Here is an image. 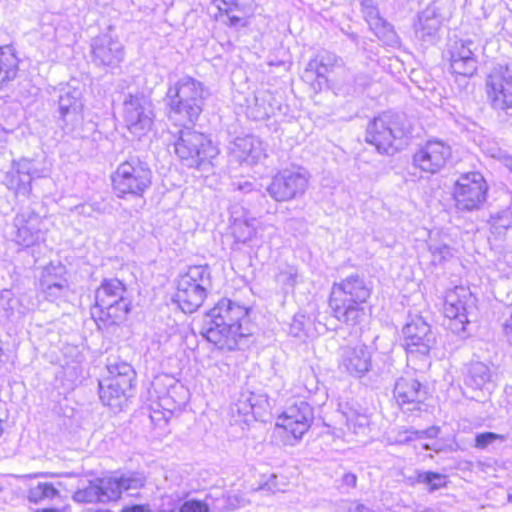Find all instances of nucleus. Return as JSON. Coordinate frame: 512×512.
I'll return each instance as SVG.
<instances>
[{
  "label": "nucleus",
  "instance_id": "nucleus-37",
  "mask_svg": "<svg viewBox=\"0 0 512 512\" xmlns=\"http://www.w3.org/2000/svg\"><path fill=\"white\" fill-rule=\"evenodd\" d=\"M66 274L67 271L64 265L60 263H50L42 271L39 286L50 285L53 283H55V285L69 283Z\"/></svg>",
  "mask_w": 512,
  "mask_h": 512
},
{
  "label": "nucleus",
  "instance_id": "nucleus-22",
  "mask_svg": "<svg viewBox=\"0 0 512 512\" xmlns=\"http://www.w3.org/2000/svg\"><path fill=\"white\" fill-rule=\"evenodd\" d=\"M92 62L99 67L115 68L124 60V46L110 34H101L91 40Z\"/></svg>",
  "mask_w": 512,
  "mask_h": 512
},
{
  "label": "nucleus",
  "instance_id": "nucleus-64",
  "mask_svg": "<svg viewBox=\"0 0 512 512\" xmlns=\"http://www.w3.org/2000/svg\"><path fill=\"white\" fill-rule=\"evenodd\" d=\"M508 501L512 502V495L511 494H508Z\"/></svg>",
  "mask_w": 512,
  "mask_h": 512
},
{
  "label": "nucleus",
  "instance_id": "nucleus-35",
  "mask_svg": "<svg viewBox=\"0 0 512 512\" xmlns=\"http://www.w3.org/2000/svg\"><path fill=\"white\" fill-rule=\"evenodd\" d=\"M18 72V59L0 47V86L13 80Z\"/></svg>",
  "mask_w": 512,
  "mask_h": 512
},
{
  "label": "nucleus",
  "instance_id": "nucleus-28",
  "mask_svg": "<svg viewBox=\"0 0 512 512\" xmlns=\"http://www.w3.org/2000/svg\"><path fill=\"white\" fill-rule=\"evenodd\" d=\"M230 152L239 162L248 165H254L266 157L262 141L252 135L237 137L230 147Z\"/></svg>",
  "mask_w": 512,
  "mask_h": 512
},
{
  "label": "nucleus",
  "instance_id": "nucleus-12",
  "mask_svg": "<svg viewBox=\"0 0 512 512\" xmlns=\"http://www.w3.org/2000/svg\"><path fill=\"white\" fill-rule=\"evenodd\" d=\"M444 314L449 318V328L456 334L466 331L475 316L476 298L463 286H456L445 295Z\"/></svg>",
  "mask_w": 512,
  "mask_h": 512
},
{
  "label": "nucleus",
  "instance_id": "nucleus-45",
  "mask_svg": "<svg viewBox=\"0 0 512 512\" xmlns=\"http://www.w3.org/2000/svg\"><path fill=\"white\" fill-rule=\"evenodd\" d=\"M496 440L504 442L507 440V436L503 434H497L494 432H482L475 436L474 446L478 449H485L488 445L494 443Z\"/></svg>",
  "mask_w": 512,
  "mask_h": 512
},
{
  "label": "nucleus",
  "instance_id": "nucleus-4",
  "mask_svg": "<svg viewBox=\"0 0 512 512\" xmlns=\"http://www.w3.org/2000/svg\"><path fill=\"white\" fill-rule=\"evenodd\" d=\"M145 477L136 472L123 473L119 476L97 478L88 481V485L78 488L72 499L77 503H106L117 501L122 492L137 490L144 486Z\"/></svg>",
  "mask_w": 512,
  "mask_h": 512
},
{
  "label": "nucleus",
  "instance_id": "nucleus-43",
  "mask_svg": "<svg viewBox=\"0 0 512 512\" xmlns=\"http://www.w3.org/2000/svg\"><path fill=\"white\" fill-rule=\"evenodd\" d=\"M360 10L369 26L382 17L373 0H361Z\"/></svg>",
  "mask_w": 512,
  "mask_h": 512
},
{
  "label": "nucleus",
  "instance_id": "nucleus-59",
  "mask_svg": "<svg viewBox=\"0 0 512 512\" xmlns=\"http://www.w3.org/2000/svg\"><path fill=\"white\" fill-rule=\"evenodd\" d=\"M501 163L512 173V156L505 154L501 157Z\"/></svg>",
  "mask_w": 512,
  "mask_h": 512
},
{
  "label": "nucleus",
  "instance_id": "nucleus-1",
  "mask_svg": "<svg viewBox=\"0 0 512 512\" xmlns=\"http://www.w3.org/2000/svg\"><path fill=\"white\" fill-rule=\"evenodd\" d=\"M200 334L218 349L233 351L252 334L248 309L230 299H221L204 316Z\"/></svg>",
  "mask_w": 512,
  "mask_h": 512
},
{
  "label": "nucleus",
  "instance_id": "nucleus-54",
  "mask_svg": "<svg viewBox=\"0 0 512 512\" xmlns=\"http://www.w3.org/2000/svg\"><path fill=\"white\" fill-rule=\"evenodd\" d=\"M341 482L343 486L355 488L357 485V476L352 472H346L343 474Z\"/></svg>",
  "mask_w": 512,
  "mask_h": 512
},
{
  "label": "nucleus",
  "instance_id": "nucleus-11",
  "mask_svg": "<svg viewBox=\"0 0 512 512\" xmlns=\"http://www.w3.org/2000/svg\"><path fill=\"white\" fill-rule=\"evenodd\" d=\"M488 184L478 171L462 173L454 184V206L459 212L481 209L487 200Z\"/></svg>",
  "mask_w": 512,
  "mask_h": 512
},
{
  "label": "nucleus",
  "instance_id": "nucleus-25",
  "mask_svg": "<svg viewBox=\"0 0 512 512\" xmlns=\"http://www.w3.org/2000/svg\"><path fill=\"white\" fill-rule=\"evenodd\" d=\"M341 66V58L332 52L323 51L308 62L302 78L306 82L314 83L316 81L314 89H321L322 84L328 83V75Z\"/></svg>",
  "mask_w": 512,
  "mask_h": 512
},
{
  "label": "nucleus",
  "instance_id": "nucleus-40",
  "mask_svg": "<svg viewBox=\"0 0 512 512\" xmlns=\"http://www.w3.org/2000/svg\"><path fill=\"white\" fill-rule=\"evenodd\" d=\"M297 278V269L293 266H285L277 273L276 282L281 285L286 292H288L295 287Z\"/></svg>",
  "mask_w": 512,
  "mask_h": 512
},
{
  "label": "nucleus",
  "instance_id": "nucleus-19",
  "mask_svg": "<svg viewBox=\"0 0 512 512\" xmlns=\"http://www.w3.org/2000/svg\"><path fill=\"white\" fill-rule=\"evenodd\" d=\"M314 419L313 408L304 400H297L286 407L278 417L276 425L299 440L309 430Z\"/></svg>",
  "mask_w": 512,
  "mask_h": 512
},
{
  "label": "nucleus",
  "instance_id": "nucleus-56",
  "mask_svg": "<svg viewBox=\"0 0 512 512\" xmlns=\"http://www.w3.org/2000/svg\"><path fill=\"white\" fill-rule=\"evenodd\" d=\"M121 512H151V510L148 505L135 504L124 507Z\"/></svg>",
  "mask_w": 512,
  "mask_h": 512
},
{
  "label": "nucleus",
  "instance_id": "nucleus-52",
  "mask_svg": "<svg viewBox=\"0 0 512 512\" xmlns=\"http://www.w3.org/2000/svg\"><path fill=\"white\" fill-rule=\"evenodd\" d=\"M342 414L346 419V424L348 427L355 425L357 421H359V425H363L362 420H365V417L358 415L357 412L353 409L343 411Z\"/></svg>",
  "mask_w": 512,
  "mask_h": 512
},
{
  "label": "nucleus",
  "instance_id": "nucleus-7",
  "mask_svg": "<svg viewBox=\"0 0 512 512\" xmlns=\"http://www.w3.org/2000/svg\"><path fill=\"white\" fill-rule=\"evenodd\" d=\"M211 288L209 267L191 266L185 274L179 276L174 300L183 312L193 313L201 307Z\"/></svg>",
  "mask_w": 512,
  "mask_h": 512
},
{
  "label": "nucleus",
  "instance_id": "nucleus-48",
  "mask_svg": "<svg viewBox=\"0 0 512 512\" xmlns=\"http://www.w3.org/2000/svg\"><path fill=\"white\" fill-rule=\"evenodd\" d=\"M340 512H376L372 507L357 500H346L340 505Z\"/></svg>",
  "mask_w": 512,
  "mask_h": 512
},
{
  "label": "nucleus",
  "instance_id": "nucleus-23",
  "mask_svg": "<svg viewBox=\"0 0 512 512\" xmlns=\"http://www.w3.org/2000/svg\"><path fill=\"white\" fill-rule=\"evenodd\" d=\"M371 347L363 343L341 348L339 368L352 377L361 378L372 369Z\"/></svg>",
  "mask_w": 512,
  "mask_h": 512
},
{
  "label": "nucleus",
  "instance_id": "nucleus-17",
  "mask_svg": "<svg viewBox=\"0 0 512 512\" xmlns=\"http://www.w3.org/2000/svg\"><path fill=\"white\" fill-rule=\"evenodd\" d=\"M479 45L472 39H458L449 45L447 58L453 74L472 77L478 68L476 52Z\"/></svg>",
  "mask_w": 512,
  "mask_h": 512
},
{
  "label": "nucleus",
  "instance_id": "nucleus-20",
  "mask_svg": "<svg viewBox=\"0 0 512 512\" xmlns=\"http://www.w3.org/2000/svg\"><path fill=\"white\" fill-rule=\"evenodd\" d=\"M451 147L440 140H429L413 155V164L420 170L435 174L451 158Z\"/></svg>",
  "mask_w": 512,
  "mask_h": 512
},
{
  "label": "nucleus",
  "instance_id": "nucleus-63",
  "mask_svg": "<svg viewBox=\"0 0 512 512\" xmlns=\"http://www.w3.org/2000/svg\"><path fill=\"white\" fill-rule=\"evenodd\" d=\"M349 38H350L352 41L356 42V41H357V39H358V35H357L356 33H351V34H349Z\"/></svg>",
  "mask_w": 512,
  "mask_h": 512
},
{
  "label": "nucleus",
  "instance_id": "nucleus-3",
  "mask_svg": "<svg viewBox=\"0 0 512 512\" xmlns=\"http://www.w3.org/2000/svg\"><path fill=\"white\" fill-rule=\"evenodd\" d=\"M208 95L203 83L184 76L170 85L166 93L168 118L180 126L194 125Z\"/></svg>",
  "mask_w": 512,
  "mask_h": 512
},
{
  "label": "nucleus",
  "instance_id": "nucleus-21",
  "mask_svg": "<svg viewBox=\"0 0 512 512\" xmlns=\"http://www.w3.org/2000/svg\"><path fill=\"white\" fill-rule=\"evenodd\" d=\"M268 407L269 402L264 395L243 391L238 396L236 402L230 406V413L235 422L249 424L255 420L264 421Z\"/></svg>",
  "mask_w": 512,
  "mask_h": 512
},
{
  "label": "nucleus",
  "instance_id": "nucleus-50",
  "mask_svg": "<svg viewBox=\"0 0 512 512\" xmlns=\"http://www.w3.org/2000/svg\"><path fill=\"white\" fill-rule=\"evenodd\" d=\"M181 499L178 495H165L162 497L160 512H175Z\"/></svg>",
  "mask_w": 512,
  "mask_h": 512
},
{
  "label": "nucleus",
  "instance_id": "nucleus-38",
  "mask_svg": "<svg viewBox=\"0 0 512 512\" xmlns=\"http://www.w3.org/2000/svg\"><path fill=\"white\" fill-rule=\"evenodd\" d=\"M41 293L47 301L57 303L65 302L68 300L69 296L72 293V289L70 283L66 284H48L44 286H39Z\"/></svg>",
  "mask_w": 512,
  "mask_h": 512
},
{
  "label": "nucleus",
  "instance_id": "nucleus-42",
  "mask_svg": "<svg viewBox=\"0 0 512 512\" xmlns=\"http://www.w3.org/2000/svg\"><path fill=\"white\" fill-rule=\"evenodd\" d=\"M309 319L303 313H297L294 315L289 328V334L296 338H303L306 336V326Z\"/></svg>",
  "mask_w": 512,
  "mask_h": 512
},
{
  "label": "nucleus",
  "instance_id": "nucleus-32",
  "mask_svg": "<svg viewBox=\"0 0 512 512\" xmlns=\"http://www.w3.org/2000/svg\"><path fill=\"white\" fill-rule=\"evenodd\" d=\"M375 36L386 46L397 48L401 44V40L392 24L381 17L369 26Z\"/></svg>",
  "mask_w": 512,
  "mask_h": 512
},
{
  "label": "nucleus",
  "instance_id": "nucleus-62",
  "mask_svg": "<svg viewBox=\"0 0 512 512\" xmlns=\"http://www.w3.org/2000/svg\"><path fill=\"white\" fill-rule=\"evenodd\" d=\"M36 512H62V510L57 508H45L42 510H37Z\"/></svg>",
  "mask_w": 512,
  "mask_h": 512
},
{
  "label": "nucleus",
  "instance_id": "nucleus-58",
  "mask_svg": "<svg viewBox=\"0 0 512 512\" xmlns=\"http://www.w3.org/2000/svg\"><path fill=\"white\" fill-rule=\"evenodd\" d=\"M237 189L244 193H249L254 190V184L249 181L239 182L237 184Z\"/></svg>",
  "mask_w": 512,
  "mask_h": 512
},
{
  "label": "nucleus",
  "instance_id": "nucleus-39",
  "mask_svg": "<svg viewBox=\"0 0 512 512\" xmlns=\"http://www.w3.org/2000/svg\"><path fill=\"white\" fill-rule=\"evenodd\" d=\"M417 482L427 485L430 491H435L446 485L447 477L438 472L422 471L417 474Z\"/></svg>",
  "mask_w": 512,
  "mask_h": 512
},
{
  "label": "nucleus",
  "instance_id": "nucleus-57",
  "mask_svg": "<svg viewBox=\"0 0 512 512\" xmlns=\"http://www.w3.org/2000/svg\"><path fill=\"white\" fill-rule=\"evenodd\" d=\"M504 334L507 341L512 345V313L509 319L504 323Z\"/></svg>",
  "mask_w": 512,
  "mask_h": 512
},
{
  "label": "nucleus",
  "instance_id": "nucleus-55",
  "mask_svg": "<svg viewBox=\"0 0 512 512\" xmlns=\"http://www.w3.org/2000/svg\"><path fill=\"white\" fill-rule=\"evenodd\" d=\"M261 98L259 96H255V104L256 106H259V108L256 111V114L253 115L255 119H264L269 116V111L265 107H261L259 104V101Z\"/></svg>",
  "mask_w": 512,
  "mask_h": 512
},
{
  "label": "nucleus",
  "instance_id": "nucleus-44",
  "mask_svg": "<svg viewBox=\"0 0 512 512\" xmlns=\"http://www.w3.org/2000/svg\"><path fill=\"white\" fill-rule=\"evenodd\" d=\"M429 250L432 254V263L442 264L453 256L452 248L446 244L430 245Z\"/></svg>",
  "mask_w": 512,
  "mask_h": 512
},
{
  "label": "nucleus",
  "instance_id": "nucleus-36",
  "mask_svg": "<svg viewBox=\"0 0 512 512\" xmlns=\"http://www.w3.org/2000/svg\"><path fill=\"white\" fill-rule=\"evenodd\" d=\"M5 183L8 189L13 190L17 196L28 197L32 191L30 177L27 175L22 176L14 169L6 174Z\"/></svg>",
  "mask_w": 512,
  "mask_h": 512
},
{
  "label": "nucleus",
  "instance_id": "nucleus-34",
  "mask_svg": "<svg viewBox=\"0 0 512 512\" xmlns=\"http://www.w3.org/2000/svg\"><path fill=\"white\" fill-rule=\"evenodd\" d=\"M58 488L50 482H38L29 488L27 499L30 503L40 504L58 497Z\"/></svg>",
  "mask_w": 512,
  "mask_h": 512
},
{
  "label": "nucleus",
  "instance_id": "nucleus-60",
  "mask_svg": "<svg viewBox=\"0 0 512 512\" xmlns=\"http://www.w3.org/2000/svg\"><path fill=\"white\" fill-rule=\"evenodd\" d=\"M423 448L426 449V450H433L435 452H440L441 451V448L438 446L437 443H433L432 445L425 444L423 446Z\"/></svg>",
  "mask_w": 512,
  "mask_h": 512
},
{
  "label": "nucleus",
  "instance_id": "nucleus-30",
  "mask_svg": "<svg viewBox=\"0 0 512 512\" xmlns=\"http://www.w3.org/2000/svg\"><path fill=\"white\" fill-rule=\"evenodd\" d=\"M218 9L228 17L230 27H244L247 25L246 17L251 12V0H220Z\"/></svg>",
  "mask_w": 512,
  "mask_h": 512
},
{
  "label": "nucleus",
  "instance_id": "nucleus-24",
  "mask_svg": "<svg viewBox=\"0 0 512 512\" xmlns=\"http://www.w3.org/2000/svg\"><path fill=\"white\" fill-rule=\"evenodd\" d=\"M41 216L34 209L21 210L13 220L12 240L22 246L31 247L42 237Z\"/></svg>",
  "mask_w": 512,
  "mask_h": 512
},
{
  "label": "nucleus",
  "instance_id": "nucleus-61",
  "mask_svg": "<svg viewBox=\"0 0 512 512\" xmlns=\"http://www.w3.org/2000/svg\"><path fill=\"white\" fill-rule=\"evenodd\" d=\"M90 208H91L90 206H86V205H80V206L75 207V209L80 214H89V212H87L86 209H90Z\"/></svg>",
  "mask_w": 512,
  "mask_h": 512
},
{
  "label": "nucleus",
  "instance_id": "nucleus-47",
  "mask_svg": "<svg viewBox=\"0 0 512 512\" xmlns=\"http://www.w3.org/2000/svg\"><path fill=\"white\" fill-rule=\"evenodd\" d=\"M13 169L20 173L22 176L27 175L30 177V182L35 177H38V170L34 167L33 161L29 159H21L18 162H14Z\"/></svg>",
  "mask_w": 512,
  "mask_h": 512
},
{
  "label": "nucleus",
  "instance_id": "nucleus-15",
  "mask_svg": "<svg viewBox=\"0 0 512 512\" xmlns=\"http://www.w3.org/2000/svg\"><path fill=\"white\" fill-rule=\"evenodd\" d=\"M308 186V178L300 171L285 169L273 176L267 192L277 202L301 197Z\"/></svg>",
  "mask_w": 512,
  "mask_h": 512
},
{
  "label": "nucleus",
  "instance_id": "nucleus-33",
  "mask_svg": "<svg viewBox=\"0 0 512 512\" xmlns=\"http://www.w3.org/2000/svg\"><path fill=\"white\" fill-rule=\"evenodd\" d=\"M188 399V391L181 384L171 385L167 394L161 398V406L172 413L176 409H180L186 404Z\"/></svg>",
  "mask_w": 512,
  "mask_h": 512
},
{
  "label": "nucleus",
  "instance_id": "nucleus-5",
  "mask_svg": "<svg viewBox=\"0 0 512 512\" xmlns=\"http://www.w3.org/2000/svg\"><path fill=\"white\" fill-rule=\"evenodd\" d=\"M125 284L117 278L104 279L95 291L92 316L110 324L123 322L131 311Z\"/></svg>",
  "mask_w": 512,
  "mask_h": 512
},
{
  "label": "nucleus",
  "instance_id": "nucleus-26",
  "mask_svg": "<svg viewBox=\"0 0 512 512\" xmlns=\"http://www.w3.org/2000/svg\"><path fill=\"white\" fill-rule=\"evenodd\" d=\"M443 17L436 3L429 4L418 14L414 24L416 38L426 45H434L440 39Z\"/></svg>",
  "mask_w": 512,
  "mask_h": 512
},
{
  "label": "nucleus",
  "instance_id": "nucleus-41",
  "mask_svg": "<svg viewBox=\"0 0 512 512\" xmlns=\"http://www.w3.org/2000/svg\"><path fill=\"white\" fill-rule=\"evenodd\" d=\"M491 227L499 233L512 227V211L505 209L492 215Z\"/></svg>",
  "mask_w": 512,
  "mask_h": 512
},
{
  "label": "nucleus",
  "instance_id": "nucleus-49",
  "mask_svg": "<svg viewBox=\"0 0 512 512\" xmlns=\"http://www.w3.org/2000/svg\"><path fill=\"white\" fill-rule=\"evenodd\" d=\"M179 512H210L208 504L200 500L185 501L180 507Z\"/></svg>",
  "mask_w": 512,
  "mask_h": 512
},
{
  "label": "nucleus",
  "instance_id": "nucleus-6",
  "mask_svg": "<svg viewBox=\"0 0 512 512\" xmlns=\"http://www.w3.org/2000/svg\"><path fill=\"white\" fill-rule=\"evenodd\" d=\"M179 129L174 142V151L183 165L200 169L210 164L219 151L211 139L204 133L188 126Z\"/></svg>",
  "mask_w": 512,
  "mask_h": 512
},
{
  "label": "nucleus",
  "instance_id": "nucleus-16",
  "mask_svg": "<svg viewBox=\"0 0 512 512\" xmlns=\"http://www.w3.org/2000/svg\"><path fill=\"white\" fill-rule=\"evenodd\" d=\"M486 86L493 108L502 111L512 109V62L494 68Z\"/></svg>",
  "mask_w": 512,
  "mask_h": 512
},
{
  "label": "nucleus",
  "instance_id": "nucleus-27",
  "mask_svg": "<svg viewBox=\"0 0 512 512\" xmlns=\"http://www.w3.org/2000/svg\"><path fill=\"white\" fill-rule=\"evenodd\" d=\"M393 393L400 406H413L407 407V410L410 411L418 409V406L426 399L425 387L411 376L400 377L395 383Z\"/></svg>",
  "mask_w": 512,
  "mask_h": 512
},
{
  "label": "nucleus",
  "instance_id": "nucleus-29",
  "mask_svg": "<svg viewBox=\"0 0 512 512\" xmlns=\"http://www.w3.org/2000/svg\"><path fill=\"white\" fill-rule=\"evenodd\" d=\"M493 371L481 361L470 362L464 372V384L475 391L489 390L493 386Z\"/></svg>",
  "mask_w": 512,
  "mask_h": 512
},
{
  "label": "nucleus",
  "instance_id": "nucleus-51",
  "mask_svg": "<svg viewBox=\"0 0 512 512\" xmlns=\"http://www.w3.org/2000/svg\"><path fill=\"white\" fill-rule=\"evenodd\" d=\"M417 439H433L436 438L440 433V428L438 426H431L424 430H415L413 432Z\"/></svg>",
  "mask_w": 512,
  "mask_h": 512
},
{
  "label": "nucleus",
  "instance_id": "nucleus-9",
  "mask_svg": "<svg viewBox=\"0 0 512 512\" xmlns=\"http://www.w3.org/2000/svg\"><path fill=\"white\" fill-rule=\"evenodd\" d=\"M111 178L118 197H142L152 184V171L145 161L131 156L117 167Z\"/></svg>",
  "mask_w": 512,
  "mask_h": 512
},
{
  "label": "nucleus",
  "instance_id": "nucleus-14",
  "mask_svg": "<svg viewBox=\"0 0 512 512\" xmlns=\"http://www.w3.org/2000/svg\"><path fill=\"white\" fill-rule=\"evenodd\" d=\"M404 347L411 357H426L436 343L430 325L421 316L413 317L402 330Z\"/></svg>",
  "mask_w": 512,
  "mask_h": 512
},
{
  "label": "nucleus",
  "instance_id": "nucleus-18",
  "mask_svg": "<svg viewBox=\"0 0 512 512\" xmlns=\"http://www.w3.org/2000/svg\"><path fill=\"white\" fill-rule=\"evenodd\" d=\"M152 103L144 95H129L124 101V121L129 131L144 135L153 125Z\"/></svg>",
  "mask_w": 512,
  "mask_h": 512
},
{
  "label": "nucleus",
  "instance_id": "nucleus-13",
  "mask_svg": "<svg viewBox=\"0 0 512 512\" xmlns=\"http://www.w3.org/2000/svg\"><path fill=\"white\" fill-rule=\"evenodd\" d=\"M59 125L63 132L73 138H83V102L79 89L63 91L58 100Z\"/></svg>",
  "mask_w": 512,
  "mask_h": 512
},
{
  "label": "nucleus",
  "instance_id": "nucleus-2",
  "mask_svg": "<svg viewBox=\"0 0 512 512\" xmlns=\"http://www.w3.org/2000/svg\"><path fill=\"white\" fill-rule=\"evenodd\" d=\"M372 291V283L358 273L333 283L329 296L333 316L347 326L360 325L366 317L364 304L371 297Z\"/></svg>",
  "mask_w": 512,
  "mask_h": 512
},
{
  "label": "nucleus",
  "instance_id": "nucleus-53",
  "mask_svg": "<svg viewBox=\"0 0 512 512\" xmlns=\"http://www.w3.org/2000/svg\"><path fill=\"white\" fill-rule=\"evenodd\" d=\"M412 432H415V430L409 429V430H404V431L398 432L395 441L397 443L404 444V443H408L410 441L417 439L416 436L414 435V433H412Z\"/></svg>",
  "mask_w": 512,
  "mask_h": 512
},
{
  "label": "nucleus",
  "instance_id": "nucleus-46",
  "mask_svg": "<svg viewBox=\"0 0 512 512\" xmlns=\"http://www.w3.org/2000/svg\"><path fill=\"white\" fill-rule=\"evenodd\" d=\"M491 21L495 26L489 31L490 34L497 35L505 31V34L512 38V16L508 21L504 20L499 14L491 15Z\"/></svg>",
  "mask_w": 512,
  "mask_h": 512
},
{
  "label": "nucleus",
  "instance_id": "nucleus-31",
  "mask_svg": "<svg viewBox=\"0 0 512 512\" xmlns=\"http://www.w3.org/2000/svg\"><path fill=\"white\" fill-rule=\"evenodd\" d=\"M260 223L256 218L235 219L232 223V235L235 243L247 244L257 238Z\"/></svg>",
  "mask_w": 512,
  "mask_h": 512
},
{
  "label": "nucleus",
  "instance_id": "nucleus-8",
  "mask_svg": "<svg viewBox=\"0 0 512 512\" xmlns=\"http://www.w3.org/2000/svg\"><path fill=\"white\" fill-rule=\"evenodd\" d=\"M109 376L99 382V397L102 403L114 410H122L132 396L136 373L126 362L108 365Z\"/></svg>",
  "mask_w": 512,
  "mask_h": 512
},
{
  "label": "nucleus",
  "instance_id": "nucleus-10",
  "mask_svg": "<svg viewBox=\"0 0 512 512\" xmlns=\"http://www.w3.org/2000/svg\"><path fill=\"white\" fill-rule=\"evenodd\" d=\"M405 128L398 114L384 112L369 121L365 141L373 145L380 154L393 155L398 151Z\"/></svg>",
  "mask_w": 512,
  "mask_h": 512
}]
</instances>
